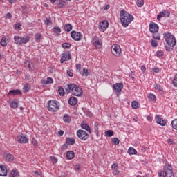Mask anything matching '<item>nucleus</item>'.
I'll use <instances>...</instances> for the list:
<instances>
[{"instance_id": "obj_1", "label": "nucleus", "mask_w": 177, "mask_h": 177, "mask_svg": "<svg viewBox=\"0 0 177 177\" xmlns=\"http://www.w3.org/2000/svg\"><path fill=\"white\" fill-rule=\"evenodd\" d=\"M65 91L67 94L71 93V92L74 96H82V89L80 86L74 84H68L67 87L65 88Z\"/></svg>"}, {"instance_id": "obj_2", "label": "nucleus", "mask_w": 177, "mask_h": 177, "mask_svg": "<svg viewBox=\"0 0 177 177\" xmlns=\"http://www.w3.org/2000/svg\"><path fill=\"white\" fill-rule=\"evenodd\" d=\"M164 38L166 41V43L169 46L167 47V50H171L174 49V47L176 45V39H175V36L171 33H165Z\"/></svg>"}, {"instance_id": "obj_3", "label": "nucleus", "mask_w": 177, "mask_h": 177, "mask_svg": "<svg viewBox=\"0 0 177 177\" xmlns=\"http://www.w3.org/2000/svg\"><path fill=\"white\" fill-rule=\"evenodd\" d=\"M158 176L159 177H175L174 175V169H172V166L169 165H166L164 171L160 170L158 171Z\"/></svg>"}, {"instance_id": "obj_4", "label": "nucleus", "mask_w": 177, "mask_h": 177, "mask_svg": "<svg viewBox=\"0 0 177 177\" xmlns=\"http://www.w3.org/2000/svg\"><path fill=\"white\" fill-rule=\"evenodd\" d=\"M120 16L121 23H132L133 21V15L124 10L120 11Z\"/></svg>"}, {"instance_id": "obj_5", "label": "nucleus", "mask_w": 177, "mask_h": 177, "mask_svg": "<svg viewBox=\"0 0 177 177\" xmlns=\"http://www.w3.org/2000/svg\"><path fill=\"white\" fill-rule=\"evenodd\" d=\"M48 109L49 111H53L55 113V111H57L59 110V104H57V101L56 100H50L48 102Z\"/></svg>"}, {"instance_id": "obj_6", "label": "nucleus", "mask_w": 177, "mask_h": 177, "mask_svg": "<svg viewBox=\"0 0 177 177\" xmlns=\"http://www.w3.org/2000/svg\"><path fill=\"white\" fill-rule=\"evenodd\" d=\"M111 52L114 56H116L117 57H120V55L122 53L121 51V47L118 44H113L111 46Z\"/></svg>"}, {"instance_id": "obj_7", "label": "nucleus", "mask_w": 177, "mask_h": 177, "mask_svg": "<svg viewBox=\"0 0 177 177\" xmlns=\"http://www.w3.org/2000/svg\"><path fill=\"white\" fill-rule=\"evenodd\" d=\"M77 136L80 139V140H86L89 138V135L86 133V131L84 130H77Z\"/></svg>"}, {"instance_id": "obj_8", "label": "nucleus", "mask_w": 177, "mask_h": 177, "mask_svg": "<svg viewBox=\"0 0 177 177\" xmlns=\"http://www.w3.org/2000/svg\"><path fill=\"white\" fill-rule=\"evenodd\" d=\"M92 42L97 49H100L102 48V40H100V38L97 36H94L93 37Z\"/></svg>"}, {"instance_id": "obj_9", "label": "nucleus", "mask_w": 177, "mask_h": 177, "mask_svg": "<svg viewBox=\"0 0 177 177\" xmlns=\"http://www.w3.org/2000/svg\"><path fill=\"white\" fill-rule=\"evenodd\" d=\"M113 89L115 93H120L124 89V84L122 83H115L113 86Z\"/></svg>"}, {"instance_id": "obj_10", "label": "nucleus", "mask_w": 177, "mask_h": 177, "mask_svg": "<svg viewBox=\"0 0 177 177\" xmlns=\"http://www.w3.org/2000/svg\"><path fill=\"white\" fill-rule=\"evenodd\" d=\"M71 36L74 39V41H81L83 37L82 35H81V32L72 31L71 32Z\"/></svg>"}, {"instance_id": "obj_11", "label": "nucleus", "mask_w": 177, "mask_h": 177, "mask_svg": "<svg viewBox=\"0 0 177 177\" xmlns=\"http://www.w3.org/2000/svg\"><path fill=\"white\" fill-rule=\"evenodd\" d=\"M75 143V139L71 138H66V144H64L62 146V150H66V149H67V146H68V145H73Z\"/></svg>"}, {"instance_id": "obj_12", "label": "nucleus", "mask_w": 177, "mask_h": 177, "mask_svg": "<svg viewBox=\"0 0 177 177\" xmlns=\"http://www.w3.org/2000/svg\"><path fill=\"white\" fill-rule=\"evenodd\" d=\"M169 16H171V12L167 10H165L158 15L157 20L160 21L161 17H169Z\"/></svg>"}, {"instance_id": "obj_13", "label": "nucleus", "mask_w": 177, "mask_h": 177, "mask_svg": "<svg viewBox=\"0 0 177 177\" xmlns=\"http://www.w3.org/2000/svg\"><path fill=\"white\" fill-rule=\"evenodd\" d=\"M18 143H28V138L27 136L21 134L17 137Z\"/></svg>"}, {"instance_id": "obj_14", "label": "nucleus", "mask_w": 177, "mask_h": 177, "mask_svg": "<svg viewBox=\"0 0 177 177\" xmlns=\"http://www.w3.org/2000/svg\"><path fill=\"white\" fill-rule=\"evenodd\" d=\"M155 120L157 124H159V125H161L162 127H165L167 122H165L160 115H156Z\"/></svg>"}, {"instance_id": "obj_15", "label": "nucleus", "mask_w": 177, "mask_h": 177, "mask_svg": "<svg viewBox=\"0 0 177 177\" xmlns=\"http://www.w3.org/2000/svg\"><path fill=\"white\" fill-rule=\"evenodd\" d=\"M158 25H157V24L154 23V24H149V31L150 32H152L153 34L156 33V32H158Z\"/></svg>"}, {"instance_id": "obj_16", "label": "nucleus", "mask_w": 177, "mask_h": 177, "mask_svg": "<svg viewBox=\"0 0 177 177\" xmlns=\"http://www.w3.org/2000/svg\"><path fill=\"white\" fill-rule=\"evenodd\" d=\"M71 59V55L70 53H64L61 57V63L63 64L64 62Z\"/></svg>"}, {"instance_id": "obj_17", "label": "nucleus", "mask_w": 177, "mask_h": 177, "mask_svg": "<svg viewBox=\"0 0 177 177\" xmlns=\"http://www.w3.org/2000/svg\"><path fill=\"white\" fill-rule=\"evenodd\" d=\"M100 31L104 32L107 28H109V23H100L98 25Z\"/></svg>"}, {"instance_id": "obj_18", "label": "nucleus", "mask_w": 177, "mask_h": 177, "mask_svg": "<svg viewBox=\"0 0 177 177\" xmlns=\"http://www.w3.org/2000/svg\"><path fill=\"white\" fill-rule=\"evenodd\" d=\"M111 168H112L113 175H119L120 174L118 164L113 163L111 166Z\"/></svg>"}, {"instance_id": "obj_19", "label": "nucleus", "mask_w": 177, "mask_h": 177, "mask_svg": "<svg viewBox=\"0 0 177 177\" xmlns=\"http://www.w3.org/2000/svg\"><path fill=\"white\" fill-rule=\"evenodd\" d=\"M8 175V169L6 167L0 165V176H6Z\"/></svg>"}, {"instance_id": "obj_20", "label": "nucleus", "mask_w": 177, "mask_h": 177, "mask_svg": "<svg viewBox=\"0 0 177 177\" xmlns=\"http://www.w3.org/2000/svg\"><path fill=\"white\" fill-rule=\"evenodd\" d=\"M81 127H82V128L83 129H85V131H87V132H88V133H91V127H89V125H88L87 123H85V122H82L81 123Z\"/></svg>"}, {"instance_id": "obj_21", "label": "nucleus", "mask_w": 177, "mask_h": 177, "mask_svg": "<svg viewBox=\"0 0 177 177\" xmlns=\"http://www.w3.org/2000/svg\"><path fill=\"white\" fill-rule=\"evenodd\" d=\"M78 103V100L75 98V97H71L70 99L68 100V104L71 106H75Z\"/></svg>"}, {"instance_id": "obj_22", "label": "nucleus", "mask_w": 177, "mask_h": 177, "mask_svg": "<svg viewBox=\"0 0 177 177\" xmlns=\"http://www.w3.org/2000/svg\"><path fill=\"white\" fill-rule=\"evenodd\" d=\"M66 158H68V160H73V158H74L75 157L74 151H67L66 154Z\"/></svg>"}, {"instance_id": "obj_23", "label": "nucleus", "mask_w": 177, "mask_h": 177, "mask_svg": "<svg viewBox=\"0 0 177 177\" xmlns=\"http://www.w3.org/2000/svg\"><path fill=\"white\" fill-rule=\"evenodd\" d=\"M8 95L12 96H16V95H21V91L20 90H10L8 93Z\"/></svg>"}, {"instance_id": "obj_24", "label": "nucleus", "mask_w": 177, "mask_h": 177, "mask_svg": "<svg viewBox=\"0 0 177 177\" xmlns=\"http://www.w3.org/2000/svg\"><path fill=\"white\" fill-rule=\"evenodd\" d=\"M63 120L66 124H70V122H71V118L68 114H65L64 115Z\"/></svg>"}, {"instance_id": "obj_25", "label": "nucleus", "mask_w": 177, "mask_h": 177, "mask_svg": "<svg viewBox=\"0 0 177 177\" xmlns=\"http://www.w3.org/2000/svg\"><path fill=\"white\" fill-rule=\"evenodd\" d=\"M14 41L17 45H21V37L15 36Z\"/></svg>"}, {"instance_id": "obj_26", "label": "nucleus", "mask_w": 177, "mask_h": 177, "mask_svg": "<svg viewBox=\"0 0 177 177\" xmlns=\"http://www.w3.org/2000/svg\"><path fill=\"white\" fill-rule=\"evenodd\" d=\"M6 39H7L6 36H3V37L0 41L1 46L5 47V46H6V45H8V43L6 42Z\"/></svg>"}, {"instance_id": "obj_27", "label": "nucleus", "mask_w": 177, "mask_h": 177, "mask_svg": "<svg viewBox=\"0 0 177 177\" xmlns=\"http://www.w3.org/2000/svg\"><path fill=\"white\" fill-rule=\"evenodd\" d=\"M67 5V3L64 0H59V3L57 4L58 8H64Z\"/></svg>"}, {"instance_id": "obj_28", "label": "nucleus", "mask_w": 177, "mask_h": 177, "mask_svg": "<svg viewBox=\"0 0 177 177\" xmlns=\"http://www.w3.org/2000/svg\"><path fill=\"white\" fill-rule=\"evenodd\" d=\"M30 41V37L26 36L25 38L21 37V45H23V44H27Z\"/></svg>"}, {"instance_id": "obj_29", "label": "nucleus", "mask_w": 177, "mask_h": 177, "mask_svg": "<svg viewBox=\"0 0 177 177\" xmlns=\"http://www.w3.org/2000/svg\"><path fill=\"white\" fill-rule=\"evenodd\" d=\"M19 173L17 170H12L10 172V176L12 177H19Z\"/></svg>"}, {"instance_id": "obj_30", "label": "nucleus", "mask_w": 177, "mask_h": 177, "mask_svg": "<svg viewBox=\"0 0 177 177\" xmlns=\"http://www.w3.org/2000/svg\"><path fill=\"white\" fill-rule=\"evenodd\" d=\"M114 135V131L112 130H108L107 131L105 132V136L106 138H111Z\"/></svg>"}, {"instance_id": "obj_31", "label": "nucleus", "mask_w": 177, "mask_h": 177, "mask_svg": "<svg viewBox=\"0 0 177 177\" xmlns=\"http://www.w3.org/2000/svg\"><path fill=\"white\" fill-rule=\"evenodd\" d=\"M64 30H65V31L70 32V31H71V30H73V26H71V24H67L64 26Z\"/></svg>"}, {"instance_id": "obj_32", "label": "nucleus", "mask_w": 177, "mask_h": 177, "mask_svg": "<svg viewBox=\"0 0 177 177\" xmlns=\"http://www.w3.org/2000/svg\"><path fill=\"white\" fill-rule=\"evenodd\" d=\"M15 157L13 156V155L8 153L6 154V160H7V161H13Z\"/></svg>"}, {"instance_id": "obj_33", "label": "nucleus", "mask_w": 177, "mask_h": 177, "mask_svg": "<svg viewBox=\"0 0 177 177\" xmlns=\"http://www.w3.org/2000/svg\"><path fill=\"white\" fill-rule=\"evenodd\" d=\"M128 153H129V154L133 155V154H136V153H138V151H136V149H135V148H133V147H130V148L128 149Z\"/></svg>"}, {"instance_id": "obj_34", "label": "nucleus", "mask_w": 177, "mask_h": 177, "mask_svg": "<svg viewBox=\"0 0 177 177\" xmlns=\"http://www.w3.org/2000/svg\"><path fill=\"white\" fill-rule=\"evenodd\" d=\"M94 129H95V133L97 135L99 133V123L97 122H95L94 124Z\"/></svg>"}, {"instance_id": "obj_35", "label": "nucleus", "mask_w": 177, "mask_h": 177, "mask_svg": "<svg viewBox=\"0 0 177 177\" xmlns=\"http://www.w3.org/2000/svg\"><path fill=\"white\" fill-rule=\"evenodd\" d=\"M58 92H59V94L60 95V96H64L65 92H64V88H63V87L59 86Z\"/></svg>"}, {"instance_id": "obj_36", "label": "nucleus", "mask_w": 177, "mask_h": 177, "mask_svg": "<svg viewBox=\"0 0 177 177\" xmlns=\"http://www.w3.org/2000/svg\"><path fill=\"white\" fill-rule=\"evenodd\" d=\"M131 107L135 109H138L139 107V103L136 101H133L131 102Z\"/></svg>"}, {"instance_id": "obj_37", "label": "nucleus", "mask_w": 177, "mask_h": 177, "mask_svg": "<svg viewBox=\"0 0 177 177\" xmlns=\"http://www.w3.org/2000/svg\"><path fill=\"white\" fill-rule=\"evenodd\" d=\"M136 3H137V6H138V8H142V6H143V5H145V1L143 0H139V1H136Z\"/></svg>"}, {"instance_id": "obj_38", "label": "nucleus", "mask_w": 177, "mask_h": 177, "mask_svg": "<svg viewBox=\"0 0 177 177\" xmlns=\"http://www.w3.org/2000/svg\"><path fill=\"white\" fill-rule=\"evenodd\" d=\"M171 125H172V128H174V129H176V131H177V119H174L171 122Z\"/></svg>"}, {"instance_id": "obj_39", "label": "nucleus", "mask_w": 177, "mask_h": 177, "mask_svg": "<svg viewBox=\"0 0 177 177\" xmlns=\"http://www.w3.org/2000/svg\"><path fill=\"white\" fill-rule=\"evenodd\" d=\"M19 106V104L16 101H12L10 104V107L12 109H17V106Z\"/></svg>"}, {"instance_id": "obj_40", "label": "nucleus", "mask_w": 177, "mask_h": 177, "mask_svg": "<svg viewBox=\"0 0 177 177\" xmlns=\"http://www.w3.org/2000/svg\"><path fill=\"white\" fill-rule=\"evenodd\" d=\"M112 142L115 145V146L120 145V140L118 139V138H112Z\"/></svg>"}, {"instance_id": "obj_41", "label": "nucleus", "mask_w": 177, "mask_h": 177, "mask_svg": "<svg viewBox=\"0 0 177 177\" xmlns=\"http://www.w3.org/2000/svg\"><path fill=\"white\" fill-rule=\"evenodd\" d=\"M81 75H84V77H88V69L83 68L82 71L80 72Z\"/></svg>"}, {"instance_id": "obj_42", "label": "nucleus", "mask_w": 177, "mask_h": 177, "mask_svg": "<svg viewBox=\"0 0 177 177\" xmlns=\"http://www.w3.org/2000/svg\"><path fill=\"white\" fill-rule=\"evenodd\" d=\"M41 37L42 35L40 33H37L35 37L36 42H39L41 41Z\"/></svg>"}, {"instance_id": "obj_43", "label": "nucleus", "mask_w": 177, "mask_h": 177, "mask_svg": "<svg viewBox=\"0 0 177 177\" xmlns=\"http://www.w3.org/2000/svg\"><path fill=\"white\" fill-rule=\"evenodd\" d=\"M71 47V44H68V43L62 44V48H64V49H70Z\"/></svg>"}, {"instance_id": "obj_44", "label": "nucleus", "mask_w": 177, "mask_h": 177, "mask_svg": "<svg viewBox=\"0 0 177 177\" xmlns=\"http://www.w3.org/2000/svg\"><path fill=\"white\" fill-rule=\"evenodd\" d=\"M147 97H148V99H150V100H153V102H154V100H156V95L154 94H151V93L147 95Z\"/></svg>"}, {"instance_id": "obj_45", "label": "nucleus", "mask_w": 177, "mask_h": 177, "mask_svg": "<svg viewBox=\"0 0 177 177\" xmlns=\"http://www.w3.org/2000/svg\"><path fill=\"white\" fill-rule=\"evenodd\" d=\"M61 31L62 30H61L60 28H59L57 26L54 27V32H55L57 35H59V34H60Z\"/></svg>"}, {"instance_id": "obj_46", "label": "nucleus", "mask_w": 177, "mask_h": 177, "mask_svg": "<svg viewBox=\"0 0 177 177\" xmlns=\"http://www.w3.org/2000/svg\"><path fill=\"white\" fill-rule=\"evenodd\" d=\"M151 46H153V48H157V46H158V43L156 40H151Z\"/></svg>"}, {"instance_id": "obj_47", "label": "nucleus", "mask_w": 177, "mask_h": 177, "mask_svg": "<svg viewBox=\"0 0 177 177\" xmlns=\"http://www.w3.org/2000/svg\"><path fill=\"white\" fill-rule=\"evenodd\" d=\"M155 89H156V91H158L159 92H161V91H162V86L159 84H156Z\"/></svg>"}, {"instance_id": "obj_48", "label": "nucleus", "mask_w": 177, "mask_h": 177, "mask_svg": "<svg viewBox=\"0 0 177 177\" xmlns=\"http://www.w3.org/2000/svg\"><path fill=\"white\" fill-rule=\"evenodd\" d=\"M173 84L176 88H177V75L174 76V78L173 80Z\"/></svg>"}, {"instance_id": "obj_49", "label": "nucleus", "mask_w": 177, "mask_h": 177, "mask_svg": "<svg viewBox=\"0 0 177 177\" xmlns=\"http://www.w3.org/2000/svg\"><path fill=\"white\" fill-rule=\"evenodd\" d=\"M30 85L27 84L26 86H25L23 89H24V92H28V91H30Z\"/></svg>"}, {"instance_id": "obj_50", "label": "nucleus", "mask_w": 177, "mask_h": 177, "mask_svg": "<svg viewBox=\"0 0 177 177\" xmlns=\"http://www.w3.org/2000/svg\"><path fill=\"white\" fill-rule=\"evenodd\" d=\"M53 84V79L52 77H47L46 84Z\"/></svg>"}, {"instance_id": "obj_51", "label": "nucleus", "mask_w": 177, "mask_h": 177, "mask_svg": "<svg viewBox=\"0 0 177 177\" xmlns=\"http://www.w3.org/2000/svg\"><path fill=\"white\" fill-rule=\"evenodd\" d=\"M19 28H21V24L20 23L15 24V30H19Z\"/></svg>"}, {"instance_id": "obj_52", "label": "nucleus", "mask_w": 177, "mask_h": 177, "mask_svg": "<svg viewBox=\"0 0 177 177\" xmlns=\"http://www.w3.org/2000/svg\"><path fill=\"white\" fill-rule=\"evenodd\" d=\"M153 38L154 39H157L158 41H160V39H161V37L158 35H153Z\"/></svg>"}, {"instance_id": "obj_53", "label": "nucleus", "mask_w": 177, "mask_h": 177, "mask_svg": "<svg viewBox=\"0 0 177 177\" xmlns=\"http://www.w3.org/2000/svg\"><path fill=\"white\" fill-rule=\"evenodd\" d=\"M51 161L53 162V164H56V162H57V158H56V157H51Z\"/></svg>"}, {"instance_id": "obj_54", "label": "nucleus", "mask_w": 177, "mask_h": 177, "mask_svg": "<svg viewBox=\"0 0 177 177\" xmlns=\"http://www.w3.org/2000/svg\"><path fill=\"white\" fill-rule=\"evenodd\" d=\"M152 71H153L156 73V74H158V73H160V68H153Z\"/></svg>"}, {"instance_id": "obj_55", "label": "nucleus", "mask_w": 177, "mask_h": 177, "mask_svg": "<svg viewBox=\"0 0 177 177\" xmlns=\"http://www.w3.org/2000/svg\"><path fill=\"white\" fill-rule=\"evenodd\" d=\"M156 55L160 57L164 55V53L162 51H157Z\"/></svg>"}, {"instance_id": "obj_56", "label": "nucleus", "mask_w": 177, "mask_h": 177, "mask_svg": "<svg viewBox=\"0 0 177 177\" xmlns=\"http://www.w3.org/2000/svg\"><path fill=\"white\" fill-rule=\"evenodd\" d=\"M10 17H12V14H10V12L6 14V19H10Z\"/></svg>"}, {"instance_id": "obj_57", "label": "nucleus", "mask_w": 177, "mask_h": 177, "mask_svg": "<svg viewBox=\"0 0 177 177\" xmlns=\"http://www.w3.org/2000/svg\"><path fill=\"white\" fill-rule=\"evenodd\" d=\"M25 64H26V67H28V68H31V64H30V62L26 61Z\"/></svg>"}, {"instance_id": "obj_58", "label": "nucleus", "mask_w": 177, "mask_h": 177, "mask_svg": "<svg viewBox=\"0 0 177 177\" xmlns=\"http://www.w3.org/2000/svg\"><path fill=\"white\" fill-rule=\"evenodd\" d=\"M76 68L77 70H79L80 73L81 72V64H76Z\"/></svg>"}, {"instance_id": "obj_59", "label": "nucleus", "mask_w": 177, "mask_h": 177, "mask_svg": "<svg viewBox=\"0 0 177 177\" xmlns=\"http://www.w3.org/2000/svg\"><path fill=\"white\" fill-rule=\"evenodd\" d=\"M58 135H59V136H63V135H64V131H63L62 130H59L58 131Z\"/></svg>"}, {"instance_id": "obj_60", "label": "nucleus", "mask_w": 177, "mask_h": 177, "mask_svg": "<svg viewBox=\"0 0 177 177\" xmlns=\"http://www.w3.org/2000/svg\"><path fill=\"white\" fill-rule=\"evenodd\" d=\"M67 75L68 77H73V72L71 71H67Z\"/></svg>"}, {"instance_id": "obj_61", "label": "nucleus", "mask_w": 177, "mask_h": 177, "mask_svg": "<svg viewBox=\"0 0 177 177\" xmlns=\"http://www.w3.org/2000/svg\"><path fill=\"white\" fill-rule=\"evenodd\" d=\"M17 0H8V1L9 2V3L13 4V3H16V1Z\"/></svg>"}, {"instance_id": "obj_62", "label": "nucleus", "mask_w": 177, "mask_h": 177, "mask_svg": "<svg viewBox=\"0 0 177 177\" xmlns=\"http://www.w3.org/2000/svg\"><path fill=\"white\" fill-rule=\"evenodd\" d=\"M108 9H110V5H106L104 6V10H107Z\"/></svg>"}, {"instance_id": "obj_63", "label": "nucleus", "mask_w": 177, "mask_h": 177, "mask_svg": "<svg viewBox=\"0 0 177 177\" xmlns=\"http://www.w3.org/2000/svg\"><path fill=\"white\" fill-rule=\"evenodd\" d=\"M140 68L143 73L146 71V66H145V65L142 66Z\"/></svg>"}, {"instance_id": "obj_64", "label": "nucleus", "mask_w": 177, "mask_h": 177, "mask_svg": "<svg viewBox=\"0 0 177 177\" xmlns=\"http://www.w3.org/2000/svg\"><path fill=\"white\" fill-rule=\"evenodd\" d=\"M122 25L123 26V27H128L129 23H122Z\"/></svg>"}]
</instances>
